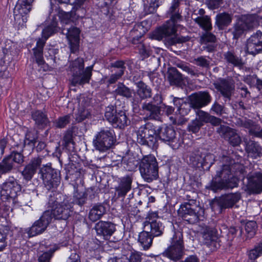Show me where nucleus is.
<instances>
[{
  "label": "nucleus",
  "mask_w": 262,
  "mask_h": 262,
  "mask_svg": "<svg viewBox=\"0 0 262 262\" xmlns=\"http://www.w3.org/2000/svg\"><path fill=\"white\" fill-rule=\"evenodd\" d=\"M216 132L233 146H238L241 143V138L236 130L228 126L221 125L217 128Z\"/></svg>",
  "instance_id": "obj_26"
},
{
  "label": "nucleus",
  "mask_w": 262,
  "mask_h": 262,
  "mask_svg": "<svg viewBox=\"0 0 262 262\" xmlns=\"http://www.w3.org/2000/svg\"><path fill=\"white\" fill-rule=\"evenodd\" d=\"M221 168L216 171L207 188L214 192L222 189H232L238 186V180L232 176L231 170L236 164L234 160L228 156L222 158Z\"/></svg>",
  "instance_id": "obj_3"
},
{
  "label": "nucleus",
  "mask_w": 262,
  "mask_h": 262,
  "mask_svg": "<svg viewBox=\"0 0 262 262\" xmlns=\"http://www.w3.org/2000/svg\"><path fill=\"white\" fill-rule=\"evenodd\" d=\"M159 139L173 149H178L183 143L180 134H177L171 126L163 125L157 128V139Z\"/></svg>",
  "instance_id": "obj_10"
},
{
  "label": "nucleus",
  "mask_w": 262,
  "mask_h": 262,
  "mask_svg": "<svg viewBox=\"0 0 262 262\" xmlns=\"http://www.w3.org/2000/svg\"><path fill=\"white\" fill-rule=\"evenodd\" d=\"M193 63L197 66L203 68L208 69L210 67V62L206 59L205 56H201L197 58H195L193 59Z\"/></svg>",
  "instance_id": "obj_56"
},
{
  "label": "nucleus",
  "mask_w": 262,
  "mask_h": 262,
  "mask_svg": "<svg viewBox=\"0 0 262 262\" xmlns=\"http://www.w3.org/2000/svg\"><path fill=\"white\" fill-rule=\"evenodd\" d=\"M247 51L252 55H256L262 51V32L257 31L247 41Z\"/></svg>",
  "instance_id": "obj_30"
},
{
  "label": "nucleus",
  "mask_w": 262,
  "mask_h": 262,
  "mask_svg": "<svg viewBox=\"0 0 262 262\" xmlns=\"http://www.w3.org/2000/svg\"><path fill=\"white\" fill-rule=\"evenodd\" d=\"M86 170L83 169V167L78 166V164L73 163L69 164L66 168V179H70L71 182L75 181L79 178H81L85 174Z\"/></svg>",
  "instance_id": "obj_34"
},
{
  "label": "nucleus",
  "mask_w": 262,
  "mask_h": 262,
  "mask_svg": "<svg viewBox=\"0 0 262 262\" xmlns=\"http://www.w3.org/2000/svg\"><path fill=\"white\" fill-rule=\"evenodd\" d=\"M106 205L104 203H97L95 204L90 209L89 213V218L92 222L99 220L106 213Z\"/></svg>",
  "instance_id": "obj_37"
},
{
  "label": "nucleus",
  "mask_w": 262,
  "mask_h": 262,
  "mask_svg": "<svg viewBox=\"0 0 262 262\" xmlns=\"http://www.w3.org/2000/svg\"><path fill=\"white\" fill-rule=\"evenodd\" d=\"M126 255L128 262H141L142 261V254L141 252L137 251L130 252Z\"/></svg>",
  "instance_id": "obj_61"
},
{
  "label": "nucleus",
  "mask_w": 262,
  "mask_h": 262,
  "mask_svg": "<svg viewBox=\"0 0 262 262\" xmlns=\"http://www.w3.org/2000/svg\"><path fill=\"white\" fill-rule=\"evenodd\" d=\"M84 61L82 58H77L74 61H73L70 64L71 71L73 73L75 72H80L84 70Z\"/></svg>",
  "instance_id": "obj_53"
},
{
  "label": "nucleus",
  "mask_w": 262,
  "mask_h": 262,
  "mask_svg": "<svg viewBox=\"0 0 262 262\" xmlns=\"http://www.w3.org/2000/svg\"><path fill=\"white\" fill-rule=\"evenodd\" d=\"M205 31L200 36V42L203 45L204 50L209 53L213 52L216 48L217 39L215 35L210 32Z\"/></svg>",
  "instance_id": "obj_31"
},
{
  "label": "nucleus",
  "mask_w": 262,
  "mask_h": 262,
  "mask_svg": "<svg viewBox=\"0 0 262 262\" xmlns=\"http://www.w3.org/2000/svg\"><path fill=\"white\" fill-rule=\"evenodd\" d=\"M233 122L236 126L247 129L249 135L262 138V128L257 122L247 118H235Z\"/></svg>",
  "instance_id": "obj_20"
},
{
  "label": "nucleus",
  "mask_w": 262,
  "mask_h": 262,
  "mask_svg": "<svg viewBox=\"0 0 262 262\" xmlns=\"http://www.w3.org/2000/svg\"><path fill=\"white\" fill-rule=\"evenodd\" d=\"M122 164L126 170L132 171L137 169L140 162L135 157L128 155L123 157Z\"/></svg>",
  "instance_id": "obj_42"
},
{
  "label": "nucleus",
  "mask_w": 262,
  "mask_h": 262,
  "mask_svg": "<svg viewBox=\"0 0 262 262\" xmlns=\"http://www.w3.org/2000/svg\"><path fill=\"white\" fill-rule=\"evenodd\" d=\"M167 79L171 85L181 86L183 82L182 75L176 68H170L167 71Z\"/></svg>",
  "instance_id": "obj_40"
},
{
  "label": "nucleus",
  "mask_w": 262,
  "mask_h": 262,
  "mask_svg": "<svg viewBox=\"0 0 262 262\" xmlns=\"http://www.w3.org/2000/svg\"><path fill=\"white\" fill-rule=\"evenodd\" d=\"M49 17L52 18L51 21L42 30L41 38L38 39L36 47L33 49L34 58L38 65H42L45 63L43 57V49L46 40L51 36L60 30L58 26V19L55 14H52V13H50Z\"/></svg>",
  "instance_id": "obj_5"
},
{
  "label": "nucleus",
  "mask_w": 262,
  "mask_h": 262,
  "mask_svg": "<svg viewBox=\"0 0 262 262\" xmlns=\"http://www.w3.org/2000/svg\"><path fill=\"white\" fill-rule=\"evenodd\" d=\"M224 59L228 64L234 67H242L244 64L243 59L240 55L236 54L234 50H230L223 54Z\"/></svg>",
  "instance_id": "obj_39"
},
{
  "label": "nucleus",
  "mask_w": 262,
  "mask_h": 262,
  "mask_svg": "<svg viewBox=\"0 0 262 262\" xmlns=\"http://www.w3.org/2000/svg\"><path fill=\"white\" fill-rule=\"evenodd\" d=\"M189 160L192 166L207 171L214 163V156L205 148H198L190 154Z\"/></svg>",
  "instance_id": "obj_8"
},
{
  "label": "nucleus",
  "mask_w": 262,
  "mask_h": 262,
  "mask_svg": "<svg viewBox=\"0 0 262 262\" xmlns=\"http://www.w3.org/2000/svg\"><path fill=\"white\" fill-rule=\"evenodd\" d=\"M157 215V213L149 214L146 218V220L143 223V229L154 237L161 236L164 230V226L160 221L151 219L152 216L155 217Z\"/></svg>",
  "instance_id": "obj_22"
},
{
  "label": "nucleus",
  "mask_w": 262,
  "mask_h": 262,
  "mask_svg": "<svg viewBox=\"0 0 262 262\" xmlns=\"http://www.w3.org/2000/svg\"><path fill=\"white\" fill-rule=\"evenodd\" d=\"M110 67L111 68H113V69L111 70L112 72L122 71L123 73H124V71L126 69L125 62L123 60H117L112 62Z\"/></svg>",
  "instance_id": "obj_59"
},
{
  "label": "nucleus",
  "mask_w": 262,
  "mask_h": 262,
  "mask_svg": "<svg viewBox=\"0 0 262 262\" xmlns=\"http://www.w3.org/2000/svg\"><path fill=\"white\" fill-rule=\"evenodd\" d=\"M232 20V16L229 13L226 12L219 13L215 17V25L219 30H223L231 24Z\"/></svg>",
  "instance_id": "obj_41"
},
{
  "label": "nucleus",
  "mask_w": 262,
  "mask_h": 262,
  "mask_svg": "<svg viewBox=\"0 0 262 262\" xmlns=\"http://www.w3.org/2000/svg\"><path fill=\"white\" fill-rule=\"evenodd\" d=\"M24 161V156L20 151L13 150L11 154L6 157L0 164L4 169V171H6L8 174L10 173L14 168V163L21 164Z\"/></svg>",
  "instance_id": "obj_25"
},
{
  "label": "nucleus",
  "mask_w": 262,
  "mask_h": 262,
  "mask_svg": "<svg viewBox=\"0 0 262 262\" xmlns=\"http://www.w3.org/2000/svg\"><path fill=\"white\" fill-rule=\"evenodd\" d=\"M164 0H149L148 4L145 5L144 12L146 14L154 13L162 4Z\"/></svg>",
  "instance_id": "obj_48"
},
{
  "label": "nucleus",
  "mask_w": 262,
  "mask_h": 262,
  "mask_svg": "<svg viewBox=\"0 0 262 262\" xmlns=\"http://www.w3.org/2000/svg\"><path fill=\"white\" fill-rule=\"evenodd\" d=\"M70 115H68L59 118L55 122L56 127L60 128L64 127L70 123Z\"/></svg>",
  "instance_id": "obj_60"
},
{
  "label": "nucleus",
  "mask_w": 262,
  "mask_h": 262,
  "mask_svg": "<svg viewBox=\"0 0 262 262\" xmlns=\"http://www.w3.org/2000/svg\"><path fill=\"white\" fill-rule=\"evenodd\" d=\"M214 85L224 98L231 100L235 90L234 81L231 78H220Z\"/></svg>",
  "instance_id": "obj_24"
},
{
  "label": "nucleus",
  "mask_w": 262,
  "mask_h": 262,
  "mask_svg": "<svg viewBox=\"0 0 262 262\" xmlns=\"http://www.w3.org/2000/svg\"><path fill=\"white\" fill-rule=\"evenodd\" d=\"M180 0H173L166 13L167 17L169 18V19L152 33L153 38L158 40L164 38L165 44L168 46L186 42L190 39L188 36L170 37L176 33L178 23L183 19L181 13L180 12Z\"/></svg>",
  "instance_id": "obj_1"
},
{
  "label": "nucleus",
  "mask_w": 262,
  "mask_h": 262,
  "mask_svg": "<svg viewBox=\"0 0 262 262\" xmlns=\"http://www.w3.org/2000/svg\"><path fill=\"white\" fill-rule=\"evenodd\" d=\"M34 0H18L13 10L14 20L19 25L26 22L25 17L32 10Z\"/></svg>",
  "instance_id": "obj_19"
},
{
  "label": "nucleus",
  "mask_w": 262,
  "mask_h": 262,
  "mask_svg": "<svg viewBox=\"0 0 262 262\" xmlns=\"http://www.w3.org/2000/svg\"><path fill=\"white\" fill-rule=\"evenodd\" d=\"M257 224L255 221H249L247 222L245 226V229L249 238H252L256 233Z\"/></svg>",
  "instance_id": "obj_51"
},
{
  "label": "nucleus",
  "mask_w": 262,
  "mask_h": 262,
  "mask_svg": "<svg viewBox=\"0 0 262 262\" xmlns=\"http://www.w3.org/2000/svg\"><path fill=\"white\" fill-rule=\"evenodd\" d=\"M61 33L66 35L68 40L79 39V29L75 27L63 26L61 28Z\"/></svg>",
  "instance_id": "obj_44"
},
{
  "label": "nucleus",
  "mask_w": 262,
  "mask_h": 262,
  "mask_svg": "<svg viewBox=\"0 0 262 262\" xmlns=\"http://www.w3.org/2000/svg\"><path fill=\"white\" fill-rule=\"evenodd\" d=\"M47 207L50 213L51 221L56 220L66 221L71 216L73 210L72 204L68 198L60 193L51 192L49 195Z\"/></svg>",
  "instance_id": "obj_4"
},
{
  "label": "nucleus",
  "mask_w": 262,
  "mask_h": 262,
  "mask_svg": "<svg viewBox=\"0 0 262 262\" xmlns=\"http://www.w3.org/2000/svg\"><path fill=\"white\" fill-rule=\"evenodd\" d=\"M93 66L86 67L80 72L75 71L72 74V76L70 81L72 86L77 85H83L89 83L92 75Z\"/></svg>",
  "instance_id": "obj_28"
},
{
  "label": "nucleus",
  "mask_w": 262,
  "mask_h": 262,
  "mask_svg": "<svg viewBox=\"0 0 262 262\" xmlns=\"http://www.w3.org/2000/svg\"><path fill=\"white\" fill-rule=\"evenodd\" d=\"M177 66L191 76L196 75L194 71L190 67L188 63L181 62L177 63Z\"/></svg>",
  "instance_id": "obj_64"
},
{
  "label": "nucleus",
  "mask_w": 262,
  "mask_h": 262,
  "mask_svg": "<svg viewBox=\"0 0 262 262\" xmlns=\"http://www.w3.org/2000/svg\"><path fill=\"white\" fill-rule=\"evenodd\" d=\"M59 4H66L75 5V8H80L83 6L86 0H54Z\"/></svg>",
  "instance_id": "obj_62"
},
{
  "label": "nucleus",
  "mask_w": 262,
  "mask_h": 262,
  "mask_svg": "<svg viewBox=\"0 0 262 262\" xmlns=\"http://www.w3.org/2000/svg\"><path fill=\"white\" fill-rule=\"evenodd\" d=\"M95 229L98 236L108 240L116 230V225L110 221H100L97 223Z\"/></svg>",
  "instance_id": "obj_27"
},
{
  "label": "nucleus",
  "mask_w": 262,
  "mask_h": 262,
  "mask_svg": "<svg viewBox=\"0 0 262 262\" xmlns=\"http://www.w3.org/2000/svg\"><path fill=\"white\" fill-rule=\"evenodd\" d=\"M202 233L204 244L210 247L211 250H214L220 246L217 230L215 228L205 226L202 228Z\"/></svg>",
  "instance_id": "obj_23"
},
{
  "label": "nucleus",
  "mask_w": 262,
  "mask_h": 262,
  "mask_svg": "<svg viewBox=\"0 0 262 262\" xmlns=\"http://www.w3.org/2000/svg\"><path fill=\"white\" fill-rule=\"evenodd\" d=\"M9 232V229L5 227L4 229L0 228V243L2 245L0 247V251H2L7 246V237Z\"/></svg>",
  "instance_id": "obj_58"
},
{
  "label": "nucleus",
  "mask_w": 262,
  "mask_h": 262,
  "mask_svg": "<svg viewBox=\"0 0 262 262\" xmlns=\"http://www.w3.org/2000/svg\"><path fill=\"white\" fill-rule=\"evenodd\" d=\"M199 205L192 204H182L178 210V215L184 221L191 224H194L200 220Z\"/></svg>",
  "instance_id": "obj_17"
},
{
  "label": "nucleus",
  "mask_w": 262,
  "mask_h": 262,
  "mask_svg": "<svg viewBox=\"0 0 262 262\" xmlns=\"http://www.w3.org/2000/svg\"><path fill=\"white\" fill-rule=\"evenodd\" d=\"M191 108H193L191 101L189 100V102L184 101L183 103H182L180 108H178V111L181 116H184L189 113Z\"/></svg>",
  "instance_id": "obj_57"
},
{
  "label": "nucleus",
  "mask_w": 262,
  "mask_h": 262,
  "mask_svg": "<svg viewBox=\"0 0 262 262\" xmlns=\"http://www.w3.org/2000/svg\"><path fill=\"white\" fill-rule=\"evenodd\" d=\"M51 6L52 11H50V13H52V14H55L58 21L60 19L61 23L65 24L66 26H68L71 22L73 23L79 17H82L84 14V10L83 8V6L76 8L75 5H73L71 11L66 12L62 10H60L58 7L53 6L52 3H51Z\"/></svg>",
  "instance_id": "obj_14"
},
{
  "label": "nucleus",
  "mask_w": 262,
  "mask_h": 262,
  "mask_svg": "<svg viewBox=\"0 0 262 262\" xmlns=\"http://www.w3.org/2000/svg\"><path fill=\"white\" fill-rule=\"evenodd\" d=\"M245 149L251 157L256 159L262 155V147L260 144L254 140H250L246 142Z\"/></svg>",
  "instance_id": "obj_38"
},
{
  "label": "nucleus",
  "mask_w": 262,
  "mask_h": 262,
  "mask_svg": "<svg viewBox=\"0 0 262 262\" xmlns=\"http://www.w3.org/2000/svg\"><path fill=\"white\" fill-rule=\"evenodd\" d=\"M129 38H130V41L134 45H137L142 43L141 38L142 35L141 33L139 32L137 29L134 28L129 33Z\"/></svg>",
  "instance_id": "obj_54"
},
{
  "label": "nucleus",
  "mask_w": 262,
  "mask_h": 262,
  "mask_svg": "<svg viewBox=\"0 0 262 262\" xmlns=\"http://www.w3.org/2000/svg\"><path fill=\"white\" fill-rule=\"evenodd\" d=\"M204 123L199 121L198 119H195L191 121L187 126L188 131L196 134L199 132L201 127L203 126Z\"/></svg>",
  "instance_id": "obj_55"
},
{
  "label": "nucleus",
  "mask_w": 262,
  "mask_h": 262,
  "mask_svg": "<svg viewBox=\"0 0 262 262\" xmlns=\"http://www.w3.org/2000/svg\"><path fill=\"white\" fill-rule=\"evenodd\" d=\"M248 181L249 188L253 192L259 193L262 191V173L256 174Z\"/></svg>",
  "instance_id": "obj_45"
},
{
  "label": "nucleus",
  "mask_w": 262,
  "mask_h": 262,
  "mask_svg": "<svg viewBox=\"0 0 262 262\" xmlns=\"http://www.w3.org/2000/svg\"><path fill=\"white\" fill-rule=\"evenodd\" d=\"M141 110L149 119L158 120L161 115V108L152 102H144L142 104Z\"/></svg>",
  "instance_id": "obj_35"
},
{
  "label": "nucleus",
  "mask_w": 262,
  "mask_h": 262,
  "mask_svg": "<svg viewBox=\"0 0 262 262\" xmlns=\"http://www.w3.org/2000/svg\"><path fill=\"white\" fill-rule=\"evenodd\" d=\"M31 118L35 124L39 129H44L50 126V121L46 111L34 110L31 112Z\"/></svg>",
  "instance_id": "obj_33"
},
{
  "label": "nucleus",
  "mask_w": 262,
  "mask_h": 262,
  "mask_svg": "<svg viewBox=\"0 0 262 262\" xmlns=\"http://www.w3.org/2000/svg\"><path fill=\"white\" fill-rule=\"evenodd\" d=\"M50 214L48 210L45 211L39 219L35 221L31 227L26 229V232L29 237H33L45 232L52 222Z\"/></svg>",
  "instance_id": "obj_18"
},
{
  "label": "nucleus",
  "mask_w": 262,
  "mask_h": 262,
  "mask_svg": "<svg viewBox=\"0 0 262 262\" xmlns=\"http://www.w3.org/2000/svg\"><path fill=\"white\" fill-rule=\"evenodd\" d=\"M137 142L142 145L153 148L157 142V128L152 123L147 122L137 131Z\"/></svg>",
  "instance_id": "obj_11"
},
{
  "label": "nucleus",
  "mask_w": 262,
  "mask_h": 262,
  "mask_svg": "<svg viewBox=\"0 0 262 262\" xmlns=\"http://www.w3.org/2000/svg\"><path fill=\"white\" fill-rule=\"evenodd\" d=\"M133 181V176L126 175L119 179L118 185L115 187V193L118 198H124L130 191Z\"/></svg>",
  "instance_id": "obj_32"
},
{
  "label": "nucleus",
  "mask_w": 262,
  "mask_h": 262,
  "mask_svg": "<svg viewBox=\"0 0 262 262\" xmlns=\"http://www.w3.org/2000/svg\"><path fill=\"white\" fill-rule=\"evenodd\" d=\"M195 14L192 15V18L194 20L195 23L198 24L199 26L205 31H211L212 29L211 19L208 15L204 16H198L194 18L193 16Z\"/></svg>",
  "instance_id": "obj_46"
},
{
  "label": "nucleus",
  "mask_w": 262,
  "mask_h": 262,
  "mask_svg": "<svg viewBox=\"0 0 262 262\" xmlns=\"http://www.w3.org/2000/svg\"><path fill=\"white\" fill-rule=\"evenodd\" d=\"M154 236L144 230L138 236V242L144 250H148L152 245Z\"/></svg>",
  "instance_id": "obj_43"
},
{
  "label": "nucleus",
  "mask_w": 262,
  "mask_h": 262,
  "mask_svg": "<svg viewBox=\"0 0 262 262\" xmlns=\"http://www.w3.org/2000/svg\"><path fill=\"white\" fill-rule=\"evenodd\" d=\"M136 85L137 89L132 102L134 108L138 106L142 100L150 98L152 95L151 88L142 81L136 82Z\"/></svg>",
  "instance_id": "obj_21"
},
{
  "label": "nucleus",
  "mask_w": 262,
  "mask_h": 262,
  "mask_svg": "<svg viewBox=\"0 0 262 262\" xmlns=\"http://www.w3.org/2000/svg\"><path fill=\"white\" fill-rule=\"evenodd\" d=\"M212 97L207 91H201L191 94L189 100L192 101L193 108L200 109L208 105L211 101Z\"/></svg>",
  "instance_id": "obj_29"
},
{
  "label": "nucleus",
  "mask_w": 262,
  "mask_h": 262,
  "mask_svg": "<svg viewBox=\"0 0 262 262\" xmlns=\"http://www.w3.org/2000/svg\"><path fill=\"white\" fill-rule=\"evenodd\" d=\"M21 190V186L13 177H9L1 185L0 196L4 201H13Z\"/></svg>",
  "instance_id": "obj_16"
},
{
  "label": "nucleus",
  "mask_w": 262,
  "mask_h": 262,
  "mask_svg": "<svg viewBox=\"0 0 262 262\" xmlns=\"http://www.w3.org/2000/svg\"><path fill=\"white\" fill-rule=\"evenodd\" d=\"M43 156H39L32 158L21 172L24 180L28 182L32 180L39 169L38 174L43 181L45 187L48 190L54 192L60 183V172L52 167L51 163L42 165Z\"/></svg>",
  "instance_id": "obj_2"
},
{
  "label": "nucleus",
  "mask_w": 262,
  "mask_h": 262,
  "mask_svg": "<svg viewBox=\"0 0 262 262\" xmlns=\"http://www.w3.org/2000/svg\"><path fill=\"white\" fill-rule=\"evenodd\" d=\"M104 117L115 128L123 129L130 124V120L125 111H117L116 106L110 104L105 109Z\"/></svg>",
  "instance_id": "obj_9"
},
{
  "label": "nucleus",
  "mask_w": 262,
  "mask_h": 262,
  "mask_svg": "<svg viewBox=\"0 0 262 262\" xmlns=\"http://www.w3.org/2000/svg\"><path fill=\"white\" fill-rule=\"evenodd\" d=\"M114 93L116 95L122 96L127 99L130 98L132 97V90L123 83L121 82L118 83L117 84V88L114 91Z\"/></svg>",
  "instance_id": "obj_47"
},
{
  "label": "nucleus",
  "mask_w": 262,
  "mask_h": 262,
  "mask_svg": "<svg viewBox=\"0 0 262 262\" xmlns=\"http://www.w3.org/2000/svg\"><path fill=\"white\" fill-rule=\"evenodd\" d=\"M74 189L72 201L70 203L72 207L74 205L78 206L80 208V211H81L84 209V205L86 203L88 194L85 191H80L77 187L74 186Z\"/></svg>",
  "instance_id": "obj_36"
},
{
  "label": "nucleus",
  "mask_w": 262,
  "mask_h": 262,
  "mask_svg": "<svg viewBox=\"0 0 262 262\" xmlns=\"http://www.w3.org/2000/svg\"><path fill=\"white\" fill-rule=\"evenodd\" d=\"M258 24V16L255 14L242 15L234 25L232 34L234 39H237L244 32L253 28Z\"/></svg>",
  "instance_id": "obj_13"
},
{
  "label": "nucleus",
  "mask_w": 262,
  "mask_h": 262,
  "mask_svg": "<svg viewBox=\"0 0 262 262\" xmlns=\"http://www.w3.org/2000/svg\"><path fill=\"white\" fill-rule=\"evenodd\" d=\"M170 242V244L162 252V256L174 262L180 260L185 255L182 232L180 230L174 231Z\"/></svg>",
  "instance_id": "obj_6"
},
{
  "label": "nucleus",
  "mask_w": 262,
  "mask_h": 262,
  "mask_svg": "<svg viewBox=\"0 0 262 262\" xmlns=\"http://www.w3.org/2000/svg\"><path fill=\"white\" fill-rule=\"evenodd\" d=\"M210 112L217 116H222L223 114L226 113L225 107L217 101H215L210 108Z\"/></svg>",
  "instance_id": "obj_52"
},
{
  "label": "nucleus",
  "mask_w": 262,
  "mask_h": 262,
  "mask_svg": "<svg viewBox=\"0 0 262 262\" xmlns=\"http://www.w3.org/2000/svg\"><path fill=\"white\" fill-rule=\"evenodd\" d=\"M139 170L142 179L151 183L159 178V166L156 158L153 155L144 156L140 162Z\"/></svg>",
  "instance_id": "obj_7"
},
{
  "label": "nucleus",
  "mask_w": 262,
  "mask_h": 262,
  "mask_svg": "<svg viewBox=\"0 0 262 262\" xmlns=\"http://www.w3.org/2000/svg\"><path fill=\"white\" fill-rule=\"evenodd\" d=\"M58 249L59 246L57 245H54L48 251L44 252L39 257L38 262H50L53 254Z\"/></svg>",
  "instance_id": "obj_50"
},
{
  "label": "nucleus",
  "mask_w": 262,
  "mask_h": 262,
  "mask_svg": "<svg viewBox=\"0 0 262 262\" xmlns=\"http://www.w3.org/2000/svg\"><path fill=\"white\" fill-rule=\"evenodd\" d=\"M262 255V242L255 245L248 253L249 258L252 261Z\"/></svg>",
  "instance_id": "obj_49"
},
{
  "label": "nucleus",
  "mask_w": 262,
  "mask_h": 262,
  "mask_svg": "<svg viewBox=\"0 0 262 262\" xmlns=\"http://www.w3.org/2000/svg\"><path fill=\"white\" fill-rule=\"evenodd\" d=\"M241 199V194L239 192L225 194L213 200L211 207L214 211L222 212L223 210L232 208Z\"/></svg>",
  "instance_id": "obj_15"
},
{
  "label": "nucleus",
  "mask_w": 262,
  "mask_h": 262,
  "mask_svg": "<svg viewBox=\"0 0 262 262\" xmlns=\"http://www.w3.org/2000/svg\"><path fill=\"white\" fill-rule=\"evenodd\" d=\"M196 116L198 117L199 121H201L202 123H208V121L210 118L211 115L205 111L201 110L200 109H198V111L196 112Z\"/></svg>",
  "instance_id": "obj_63"
},
{
  "label": "nucleus",
  "mask_w": 262,
  "mask_h": 262,
  "mask_svg": "<svg viewBox=\"0 0 262 262\" xmlns=\"http://www.w3.org/2000/svg\"><path fill=\"white\" fill-rule=\"evenodd\" d=\"M116 142L114 131L113 129H103L95 135L93 143L96 150L104 152L110 149Z\"/></svg>",
  "instance_id": "obj_12"
}]
</instances>
